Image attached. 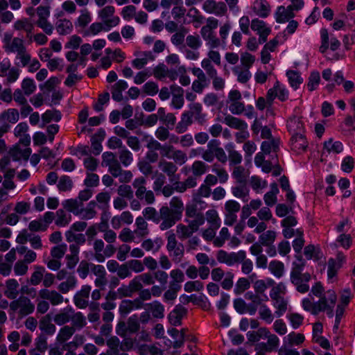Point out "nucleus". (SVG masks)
<instances>
[{
    "mask_svg": "<svg viewBox=\"0 0 355 355\" xmlns=\"http://www.w3.org/2000/svg\"><path fill=\"white\" fill-rule=\"evenodd\" d=\"M185 219L200 220L202 225L205 223V218L202 213L199 211L196 204L187 205L185 209Z\"/></svg>",
    "mask_w": 355,
    "mask_h": 355,
    "instance_id": "nucleus-32",
    "label": "nucleus"
},
{
    "mask_svg": "<svg viewBox=\"0 0 355 355\" xmlns=\"http://www.w3.org/2000/svg\"><path fill=\"white\" fill-rule=\"evenodd\" d=\"M191 119L194 117L195 120L202 125L206 121V114L202 113V106L200 103H193L189 105V110L186 111Z\"/></svg>",
    "mask_w": 355,
    "mask_h": 355,
    "instance_id": "nucleus-18",
    "label": "nucleus"
},
{
    "mask_svg": "<svg viewBox=\"0 0 355 355\" xmlns=\"http://www.w3.org/2000/svg\"><path fill=\"white\" fill-rule=\"evenodd\" d=\"M69 250L71 254L66 256L67 266L69 268H73L79 261V248L78 245H70Z\"/></svg>",
    "mask_w": 355,
    "mask_h": 355,
    "instance_id": "nucleus-47",
    "label": "nucleus"
},
{
    "mask_svg": "<svg viewBox=\"0 0 355 355\" xmlns=\"http://www.w3.org/2000/svg\"><path fill=\"white\" fill-rule=\"evenodd\" d=\"M292 150L297 153L304 152L308 147V141L305 134H298L297 135L291 136L290 139Z\"/></svg>",
    "mask_w": 355,
    "mask_h": 355,
    "instance_id": "nucleus-17",
    "label": "nucleus"
},
{
    "mask_svg": "<svg viewBox=\"0 0 355 355\" xmlns=\"http://www.w3.org/2000/svg\"><path fill=\"white\" fill-rule=\"evenodd\" d=\"M294 17L295 14L291 6L286 8L284 6H278L275 14V21L279 24L286 23Z\"/></svg>",
    "mask_w": 355,
    "mask_h": 355,
    "instance_id": "nucleus-19",
    "label": "nucleus"
},
{
    "mask_svg": "<svg viewBox=\"0 0 355 355\" xmlns=\"http://www.w3.org/2000/svg\"><path fill=\"white\" fill-rule=\"evenodd\" d=\"M39 296L43 300H49L53 306L60 304L64 301V297L58 292L46 288L41 289Z\"/></svg>",
    "mask_w": 355,
    "mask_h": 355,
    "instance_id": "nucleus-16",
    "label": "nucleus"
},
{
    "mask_svg": "<svg viewBox=\"0 0 355 355\" xmlns=\"http://www.w3.org/2000/svg\"><path fill=\"white\" fill-rule=\"evenodd\" d=\"M200 34L209 48L215 49L220 46V41L217 37L215 31H209L206 28H201Z\"/></svg>",
    "mask_w": 355,
    "mask_h": 355,
    "instance_id": "nucleus-20",
    "label": "nucleus"
},
{
    "mask_svg": "<svg viewBox=\"0 0 355 355\" xmlns=\"http://www.w3.org/2000/svg\"><path fill=\"white\" fill-rule=\"evenodd\" d=\"M73 186V182L71 178L68 175H62L57 184L59 191L62 192L71 191Z\"/></svg>",
    "mask_w": 355,
    "mask_h": 355,
    "instance_id": "nucleus-60",
    "label": "nucleus"
},
{
    "mask_svg": "<svg viewBox=\"0 0 355 355\" xmlns=\"http://www.w3.org/2000/svg\"><path fill=\"white\" fill-rule=\"evenodd\" d=\"M304 254L307 259L318 260L322 257V252L317 245H305Z\"/></svg>",
    "mask_w": 355,
    "mask_h": 355,
    "instance_id": "nucleus-44",
    "label": "nucleus"
},
{
    "mask_svg": "<svg viewBox=\"0 0 355 355\" xmlns=\"http://www.w3.org/2000/svg\"><path fill=\"white\" fill-rule=\"evenodd\" d=\"M192 123L193 119H191L190 116H189V114L184 111L181 115L180 121L175 126L176 132L178 134L185 132Z\"/></svg>",
    "mask_w": 355,
    "mask_h": 355,
    "instance_id": "nucleus-39",
    "label": "nucleus"
},
{
    "mask_svg": "<svg viewBox=\"0 0 355 355\" xmlns=\"http://www.w3.org/2000/svg\"><path fill=\"white\" fill-rule=\"evenodd\" d=\"M251 28L253 31L257 32V35L262 34V33L266 31L271 33L270 27L268 26L265 21L259 19H254L252 20Z\"/></svg>",
    "mask_w": 355,
    "mask_h": 355,
    "instance_id": "nucleus-55",
    "label": "nucleus"
},
{
    "mask_svg": "<svg viewBox=\"0 0 355 355\" xmlns=\"http://www.w3.org/2000/svg\"><path fill=\"white\" fill-rule=\"evenodd\" d=\"M143 307L144 303L140 302L139 300H123L119 304V312L121 315L124 317L132 311L141 309Z\"/></svg>",
    "mask_w": 355,
    "mask_h": 355,
    "instance_id": "nucleus-14",
    "label": "nucleus"
},
{
    "mask_svg": "<svg viewBox=\"0 0 355 355\" xmlns=\"http://www.w3.org/2000/svg\"><path fill=\"white\" fill-rule=\"evenodd\" d=\"M336 301L337 295L335 291L327 290L317 301L319 312H326L328 317L332 318Z\"/></svg>",
    "mask_w": 355,
    "mask_h": 355,
    "instance_id": "nucleus-6",
    "label": "nucleus"
},
{
    "mask_svg": "<svg viewBox=\"0 0 355 355\" xmlns=\"http://www.w3.org/2000/svg\"><path fill=\"white\" fill-rule=\"evenodd\" d=\"M92 21L91 13L87 9L81 10L80 15L75 21L76 27L85 28Z\"/></svg>",
    "mask_w": 355,
    "mask_h": 355,
    "instance_id": "nucleus-56",
    "label": "nucleus"
},
{
    "mask_svg": "<svg viewBox=\"0 0 355 355\" xmlns=\"http://www.w3.org/2000/svg\"><path fill=\"white\" fill-rule=\"evenodd\" d=\"M207 221L209 226L213 227L214 229H219L221 225V220L218 216V212L215 209H209L206 211Z\"/></svg>",
    "mask_w": 355,
    "mask_h": 355,
    "instance_id": "nucleus-46",
    "label": "nucleus"
},
{
    "mask_svg": "<svg viewBox=\"0 0 355 355\" xmlns=\"http://www.w3.org/2000/svg\"><path fill=\"white\" fill-rule=\"evenodd\" d=\"M9 306L10 311L17 313L21 318L31 314L35 310L34 304L26 296H20L16 300L14 299L10 303Z\"/></svg>",
    "mask_w": 355,
    "mask_h": 355,
    "instance_id": "nucleus-5",
    "label": "nucleus"
},
{
    "mask_svg": "<svg viewBox=\"0 0 355 355\" xmlns=\"http://www.w3.org/2000/svg\"><path fill=\"white\" fill-rule=\"evenodd\" d=\"M146 180L144 177L137 178L132 182L137 198L146 205H151L155 202V196L151 190L146 189Z\"/></svg>",
    "mask_w": 355,
    "mask_h": 355,
    "instance_id": "nucleus-4",
    "label": "nucleus"
},
{
    "mask_svg": "<svg viewBox=\"0 0 355 355\" xmlns=\"http://www.w3.org/2000/svg\"><path fill=\"white\" fill-rule=\"evenodd\" d=\"M288 95L289 92L285 85L280 84L277 80L274 86L268 90L266 97L267 100L270 102L275 98H277L282 102H284L288 98Z\"/></svg>",
    "mask_w": 355,
    "mask_h": 355,
    "instance_id": "nucleus-11",
    "label": "nucleus"
},
{
    "mask_svg": "<svg viewBox=\"0 0 355 355\" xmlns=\"http://www.w3.org/2000/svg\"><path fill=\"white\" fill-rule=\"evenodd\" d=\"M110 194L108 192H101L96 196L97 207L99 209H110Z\"/></svg>",
    "mask_w": 355,
    "mask_h": 355,
    "instance_id": "nucleus-49",
    "label": "nucleus"
},
{
    "mask_svg": "<svg viewBox=\"0 0 355 355\" xmlns=\"http://www.w3.org/2000/svg\"><path fill=\"white\" fill-rule=\"evenodd\" d=\"M249 175V173L242 166H236L232 173V176L239 183H245Z\"/></svg>",
    "mask_w": 355,
    "mask_h": 355,
    "instance_id": "nucleus-53",
    "label": "nucleus"
},
{
    "mask_svg": "<svg viewBox=\"0 0 355 355\" xmlns=\"http://www.w3.org/2000/svg\"><path fill=\"white\" fill-rule=\"evenodd\" d=\"M225 123L231 128L239 130H245L248 129L247 123L241 119L228 115L225 117Z\"/></svg>",
    "mask_w": 355,
    "mask_h": 355,
    "instance_id": "nucleus-30",
    "label": "nucleus"
},
{
    "mask_svg": "<svg viewBox=\"0 0 355 355\" xmlns=\"http://www.w3.org/2000/svg\"><path fill=\"white\" fill-rule=\"evenodd\" d=\"M77 284V279L74 276H69L65 282H61L58 286V289L62 293H67L70 290L73 289Z\"/></svg>",
    "mask_w": 355,
    "mask_h": 355,
    "instance_id": "nucleus-57",
    "label": "nucleus"
},
{
    "mask_svg": "<svg viewBox=\"0 0 355 355\" xmlns=\"http://www.w3.org/2000/svg\"><path fill=\"white\" fill-rule=\"evenodd\" d=\"M187 313V309L181 306H176L174 309L170 312L168 318L170 324L173 326H179L182 324V320Z\"/></svg>",
    "mask_w": 355,
    "mask_h": 355,
    "instance_id": "nucleus-21",
    "label": "nucleus"
},
{
    "mask_svg": "<svg viewBox=\"0 0 355 355\" xmlns=\"http://www.w3.org/2000/svg\"><path fill=\"white\" fill-rule=\"evenodd\" d=\"M85 341V337L80 334H76L73 338V340L64 345L63 349L69 352H73L78 347L81 346Z\"/></svg>",
    "mask_w": 355,
    "mask_h": 355,
    "instance_id": "nucleus-52",
    "label": "nucleus"
},
{
    "mask_svg": "<svg viewBox=\"0 0 355 355\" xmlns=\"http://www.w3.org/2000/svg\"><path fill=\"white\" fill-rule=\"evenodd\" d=\"M128 87V83L124 80H118L112 87V98L116 102H121L123 100V92Z\"/></svg>",
    "mask_w": 355,
    "mask_h": 355,
    "instance_id": "nucleus-25",
    "label": "nucleus"
},
{
    "mask_svg": "<svg viewBox=\"0 0 355 355\" xmlns=\"http://www.w3.org/2000/svg\"><path fill=\"white\" fill-rule=\"evenodd\" d=\"M286 128L291 136L300 133L304 134L306 131L305 124L302 116H292L286 121Z\"/></svg>",
    "mask_w": 355,
    "mask_h": 355,
    "instance_id": "nucleus-12",
    "label": "nucleus"
},
{
    "mask_svg": "<svg viewBox=\"0 0 355 355\" xmlns=\"http://www.w3.org/2000/svg\"><path fill=\"white\" fill-rule=\"evenodd\" d=\"M320 83V75L319 71H313L311 72L308 81L306 83L307 89L309 92H313L318 87V85Z\"/></svg>",
    "mask_w": 355,
    "mask_h": 355,
    "instance_id": "nucleus-51",
    "label": "nucleus"
},
{
    "mask_svg": "<svg viewBox=\"0 0 355 355\" xmlns=\"http://www.w3.org/2000/svg\"><path fill=\"white\" fill-rule=\"evenodd\" d=\"M147 309L152 313L153 318H163L164 316V306L158 301H154L146 304Z\"/></svg>",
    "mask_w": 355,
    "mask_h": 355,
    "instance_id": "nucleus-37",
    "label": "nucleus"
},
{
    "mask_svg": "<svg viewBox=\"0 0 355 355\" xmlns=\"http://www.w3.org/2000/svg\"><path fill=\"white\" fill-rule=\"evenodd\" d=\"M16 242L18 244H25L27 242H29L30 244H42L41 237L39 234L26 230H22L18 234Z\"/></svg>",
    "mask_w": 355,
    "mask_h": 355,
    "instance_id": "nucleus-15",
    "label": "nucleus"
},
{
    "mask_svg": "<svg viewBox=\"0 0 355 355\" xmlns=\"http://www.w3.org/2000/svg\"><path fill=\"white\" fill-rule=\"evenodd\" d=\"M271 300L272 301V305L275 309V315L276 317L280 318L287 311L288 300L284 297Z\"/></svg>",
    "mask_w": 355,
    "mask_h": 355,
    "instance_id": "nucleus-34",
    "label": "nucleus"
},
{
    "mask_svg": "<svg viewBox=\"0 0 355 355\" xmlns=\"http://www.w3.org/2000/svg\"><path fill=\"white\" fill-rule=\"evenodd\" d=\"M184 211L182 200L178 197H173L169 206H162L159 209V228L166 230L181 220Z\"/></svg>",
    "mask_w": 355,
    "mask_h": 355,
    "instance_id": "nucleus-1",
    "label": "nucleus"
},
{
    "mask_svg": "<svg viewBox=\"0 0 355 355\" xmlns=\"http://www.w3.org/2000/svg\"><path fill=\"white\" fill-rule=\"evenodd\" d=\"M87 223L77 221L71 225L70 229L65 233L66 240L69 243L75 242L76 244H83L85 241V235L80 233L87 227Z\"/></svg>",
    "mask_w": 355,
    "mask_h": 355,
    "instance_id": "nucleus-7",
    "label": "nucleus"
},
{
    "mask_svg": "<svg viewBox=\"0 0 355 355\" xmlns=\"http://www.w3.org/2000/svg\"><path fill=\"white\" fill-rule=\"evenodd\" d=\"M320 33L321 45L319 47V51L321 53L324 54V53H326L329 47L333 51H336L337 49H339L340 46V42L337 38L332 37L329 42V36L327 29L322 28L320 31Z\"/></svg>",
    "mask_w": 355,
    "mask_h": 355,
    "instance_id": "nucleus-10",
    "label": "nucleus"
},
{
    "mask_svg": "<svg viewBox=\"0 0 355 355\" xmlns=\"http://www.w3.org/2000/svg\"><path fill=\"white\" fill-rule=\"evenodd\" d=\"M6 45H5V51L8 53H22L23 51L26 50V46H24V42L22 38L15 37L11 39V37L7 38V37L4 39Z\"/></svg>",
    "mask_w": 355,
    "mask_h": 355,
    "instance_id": "nucleus-13",
    "label": "nucleus"
},
{
    "mask_svg": "<svg viewBox=\"0 0 355 355\" xmlns=\"http://www.w3.org/2000/svg\"><path fill=\"white\" fill-rule=\"evenodd\" d=\"M72 312L73 309L71 307L65 308L54 315L53 321L58 325H64L70 321Z\"/></svg>",
    "mask_w": 355,
    "mask_h": 355,
    "instance_id": "nucleus-33",
    "label": "nucleus"
},
{
    "mask_svg": "<svg viewBox=\"0 0 355 355\" xmlns=\"http://www.w3.org/2000/svg\"><path fill=\"white\" fill-rule=\"evenodd\" d=\"M104 135L105 130L100 129L98 133L93 135L91 138L92 153L96 155H99L102 151L103 146L101 145V141L103 139Z\"/></svg>",
    "mask_w": 355,
    "mask_h": 355,
    "instance_id": "nucleus-31",
    "label": "nucleus"
},
{
    "mask_svg": "<svg viewBox=\"0 0 355 355\" xmlns=\"http://www.w3.org/2000/svg\"><path fill=\"white\" fill-rule=\"evenodd\" d=\"M259 318L266 324H271L274 320L275 313L266 305H261L259 309Z\"/></svg>",
    "mask_w": 355,
    "mask_h": 355,
    "instance_id": "nucleus-58",
    "label": "nucleus"
},
{
    "mask_svg": "<svg viewBox=\"0 0 355 355\" xmlns=\"http://www.w3.org/2000/svg\"><path fill=\"white\" fill-rule=\"evenodd\" d=\"M96 202L95 200H91L85 208H83V206L80 207L78 216L85 220L94 218L96 216Z\"/></svg>",
    "mask_w": 355,
    "mask_h": 355,
    "instance_id": "nucleus-27",
    "label": "nucleus"
},
{
    "mask_svg": "<svg viewBox=\"0 0 355 355\" xmlns=\"http://www.w3.org/2000/svg\"><path fill=\"white\" fill-rule=\"evenodd\" d=\"M19 287L18 282L15 279H8L6 282V296L11 300H14L18 295L17 288Z\"/></svg>",
    "mask_w": 355,
    "mask_h": 355,
    "instance_id": "nucleus-45",
    "label": "nucleus"
},
{
    "mask_svg": "<svg viewBox=\"0 0 355 355\" xmlns=\"http://www.w3.org/2000/svg\"><path fill=\"white\" fill-rule=\"evenodd\" d=\"M135 225L136 228L132 231V233L137 243L142 241V244H153L150 239H145L149 234L148 223L145 218L141 216L137 217Z\"/></svg>",
    "mask_w": 355,
    "mask_h": 355,
    "instance_id": "nucleus-8",
    "label": "nucleus"
},
{
    "mask_svg": "<svg viewBox=\"0 0 355 355\" xmlns=\"http://www.w3.org/2000/svg\"><path fill=\"white\" fill-rule=\"evenodd\" d=\"M75 331L74 327H71V326L69 325L64 326L59 330L58 334H57V342L60 344L65 343L71 338Z\"/></svg>",
    "mask_w": 355,
    "mask_h": 355,
    "instance_id": "nucleus-36",
    "label": "nucleus"
},
{
    "mask_svg": "<svg viewBox=\"0 0 355 355\" xmlns=\"http://www.w3.org/2000/svg\"><path fill=\"white\" fill-rule=\"evenodd\" d=\"M55 224L59 227L67 225L71 220L70 214H67L64 209H60L56 211Z\"/></svg>",
    "mask_w": 355,
    "mask_h": 355,
    "instance_id": "nucleus-59",
    "label": "nucleus"
},
{
    "mask_svg": "<svg viewBox=\"0 0 355 355\" xmlns=\"http://www.w3.org/2000/svg\"><path fill=\"white\" fill-rule=\"evenodd\" d=\"M21 89L26 96H30L36 90V85L33 79L30 78H24L21 82Z\"/></svg>",
    "mask_w": 355,
    "mask_h": 355,
    "instance_id": "nucleus-63",
    "label": "nucleus"
},
{
    "mask_svg": "<svg viewBox=\"0 0 355 355\" xmlns=\"http://www.w3.org/2000/svg\"><path fill=\"white\" fill-rule=\"evenodd\" d=\"M107 345L110 348L107 351L109 355H115L119 352L121 343L116 336H113L107 340Z\"/></svg>",
    "mask_w": 355,
    "mask_h": 355,
    "instance_id": "nucleus-62",
    "label": "nucleus"
},
{
    "mask_svg": "<svg viewBox=\"0 0 355 355\" xmlns=\"http://www.w3.org/2000/svg\"><path fill=\"white\" fill-rule=\"evenodd\" d=\"M342 265L336 263V260L331 258L327 262V277L331 282H334L337 277L338 270L341 268Z\"/></svg>",
    "mask_w": 355,
    "mask_h": 355,
    "instance_id": "nucleus-40",
    "label": "nucleus"
},
{
    "mask_svg": "<svg viewBox=\"0 0 355 355\" xmlns=\"http://www.w3.org/2000/svg\"><path fill=\"white\" fill-rule=\"evenodd\" d=\"M119 160L124 166H128L133 161L132 153L125 146L123 147L119 153Z\"/></svg>",
    "mask_w": 355,
    "mask_h": 355,
    "instance_id": "nucleus-64",
    "label": "nucleus"
},
{
    "mask_svg": "<svg viewBox=\"0 0 355 355\" xmlns=\"http://www.w3.org/2000/svg\"><path fill=\"white\" fill-rule=\"evenodd\" d=\"M94 245L95 258L98 262L104 261L105 257H111L115 252L114 245Z\"/></svg>",
    "mask_w": 355,
    "mask_h": 355,
    "instance_id": "nucleus-22",
    "label": "nucleus"
},
{
    "mask_svg": "<svg viewBox=\"0 0 355 355\" xmlns=\"http://www.w3.org/2000/svg\"><path fill=\"white\" fill-rule=\"evenodd\" d=\"M245 297L252 302V303L248 305V313L250 315H254L257 311V306L261 304L263 301L268 300V297L266 295H264V299H263L258 295L257 293L255 294L250 291L245 293Z\"/></svg>",
    "mask_w": 355,
    "mask_h": 355,
    "instance_id": "nucleus-23",
    "label": "nucleus"
},
{
    "mask_svg": "<svg viewBox=\"0 0 355 355\" xmlns=\"http://www.w3.org/2000/svg\"><path fill=\"white\" fill-rule=\"evenodd\" d=\"M286 76L288 77L290 86L293 87L295 90L298 89L300 85L303 82V78L301 77L300 74L296 71L288 70L286 72Z\"/></svg>",
    "mask_w": 355,
    "mask_h": 355,
    "instance_id": "nucleus-48",
    "label": "nucleus"
},
{
    "mask_svg": "<svg viewBox=\"0 0 355 355\" xmlns=\"http://www.w3.org/2000/svg\"><path fill=\"white\" fill-rule=\"evenodd\" d=\"M170 277L171 278V281L170 282V285H175L178 286V288H181V283L184 280V275L183 272L180 269H174L170 272Z\"/></svg>",
    "mask_w": 355,
    "mask_h": 355,
    "instance_id": "nucleus-61",
    "label": "nucleus"
},
{
    "mask_svg": "<svg viewBox=\"0 0 355 355\" xmlns=\"http://www.w3.org/2000/svg\"><path fill=\"white\" fill-rule=\"evenodd\" d=\"M280 141L279 139H271L263 141L261 145V151L266 155L271 153H277L279 149Z\"/></svg>",
    "mask_w": 355,
    "mask_h": 355,
    "instance_id": "nucleus-29",
    "label": "nucleus"
},
{
    "mask_svg": "<svg viewBox=\"0 0 355 355\" xmlns=\"http://www.w3.org/2000/svg\"><path fill=\"white\" fill-rule=\"evenodd\" d=\"M62 116L61 112L58 110H47L42 114V120L44 123H49L51 121L59 122Z\"/></svg>",
    "mask_w": 355,
    "mask_h": 355,
    "instance_id": "nucleus-42",
    "label": "nucleus"
},
{
    "mask_svg": "<svg viewBox=\"0 0 355 355\" xmlns=\"http://www.w3.org/2000/svg\"><path fill=\"white\" fill-rule=\"evenodd\" d=\"M184 221L188 223V225L180 223L176 226L177 236L182 241L190 239L189 244H199L200 239L198 236H192V235L202 225V221L200 220H189V219H185Z\"/></svg>",
    "mask_w": 355,
    "mask_h": 355,
    "instance_id": "nucleus-3",
    "label": "nucleus"
},
{
    "mask_svg": "<svg viewBox=\"0 0 355 355\" xmlns=\"http://www.w3.org/2000/svg\"><path fill=\"white\" fill-rule=\"evenodd\" d=\"M55 29L59 35H66L73 31V24L69 19H59L55 24Z\"/></svg>",
    "mask_w": 355,
    "mask_h": 355,
    "instance_id": "nucleus-28",
    "label": "nucleus"
},
{
    "mask_svg": "<svg viewBox=\"0 0 355 355\" xmlns=\"http://www.w3.org/2000/svg\"><path fill=\"white\" fill-rule=\"evenodd\" d=\"M304 267V263H293L290 274L291 283L300 293H306L309 291V282L311 279L310 273L302 272Z\"/></svg>",
    "mask_w": 355,
    "mask_h": 355,
    "instance_id": "nucleus-2",
    "label": "nucleus"
},
{
    "mask_svg": "<svg viewBox=\"0 0 355 355\" xmlns=\"http://www.w3.org/2000/svg\"><path fill=\"white\" fill-rule=\"evenodd\" d=\"M268 269L277 278L282 277L284 274V265L279 261H272L269 263Z\"/></svg>",
    "mask_w": 355,
    "mask_h": 355,
    "instance_id": "nucleus-54",
    "label": "nucleus"
},
{
    "mask_svg": "<svg viewBox=\"0 0 355 355\" xmlns=\"http://www.w3.org/2000/svg\"><path fill=\"white\" fill-rule=\"evenodd\" d=\"M62 205L69 212H71L76 216H78L80 207L83 206V203L73 198L64 200Z\"/></svg>",
    "mask_w": 355,
    "mask_h": 355,
    "instance_id": "nucleus-41",
    "label": "nucleus"
},
{
    "mask_svg": "<svg viewBox=\"0 0 355 355\" xmlns=\"http://www.w3.org/2000/svg\"><path fill=\"white\" fill-rule=\"evenodd\" d=\"M19 119V111L15 108H9L0 114V123H16Z\"/></svg>",
    "mask_w": 355,
    "mask_h": 355,
    "instance_id": "nucleus-24",
    "label": "nucleus"
},
{
    "mask_svg": "<svg viewBox=\"0 0 355 355\" xmlns=\"http://www.w3.org/2000/svg\"><path fill=\"white\" fill-rule=\"evenodd\" d=\"M170 257L175 263H179L184 255L183 245H167Z\"/></svg>",
    "mask_w": 355,
    "mask_h": 355,
    "instance_id": "nucleus-50",
    "label": "nucleus"
},
{
    "mask_svg": "<svg viewBox=\"0 0 355 355\" xmlns=\"http://www.w3.org/2000/svg\"><path fill=\"white\" fill-rule=\"evenodd\" d=\"M245 257L246 254L243 250L230 253L224 250H219L216 254L217 260L220 263H225L227 266H233L235 263H241L245 259Z\"/></svg>",
    "mask_w": 355,
    "mask_h": 355,
    "instance_id": "nucleus-9",
    "label": "nucleus"
},
{
    "mask_svg": "<svg viewBox=\"0 0 355 355\" xmlns=\"http://www.w3.org/2000/svg\"><path fill=\"white\" fill-rule=\"evenodd\" d=\"M39 328L42 332L49 336L53 335L56 331V327L51 322V317L49 314H46L40 320Z\"/></svg>",
    "mask_w": 355,
    "mask_h": 355,
    "instance_id": "nucleus-26",
    "label": "nucleus"
},
{
    "mask_svg": "<svg viewBox=\"0 0 355 355\" xmlns=\"http://www.w3.org/2000/svg\"><path fill=\"white\" fill-rule=\"evenodd\" d=\"M70 321H71L72 323L71 327H74L75 331L76 329L79 330L83 329L87 324L86 318L84 315L81 312L75 313L73 309L71 313Z\"/></svg>",
    "mask_w": 355,
    "mask_h": 355,
    "instance_id": "nucleus-43",
    "label": "nucleus"
},
{
    "mask_svg": "<svg viewBox=\"0 0 355 355\" xmlns=\"http://www.w3.org/2000/svg\"><path fill=\"white\" fill-rule=\"evenodd\" d=\"M323 149L328 153H334L336 154H339L343 152L344 147L341 141H334L333 139L330 138L328 140L324 141Z\"/></svg>",
    "mask_w": 355,
    "mask_h": 355,
    "instance_id": "nucleus-35",
    "label": "nucleus"
},
{
    "mask_svg": "<svg viewBox=\"0 0 355 355\" xmlns=\"http://www.w3.org/2000/svg\"><path fill=\"white\" fill-rule=\"evenodd\" d=\"M254 11L260 17L266 18L270 14V5L266 0L257 1L254 5Z\"/></svg>",
    "mask_w": 355,
    "mask_h": 355,
    "instance_id": "nucleus-38",
    "label": "nucleus"
}]
</instances>
